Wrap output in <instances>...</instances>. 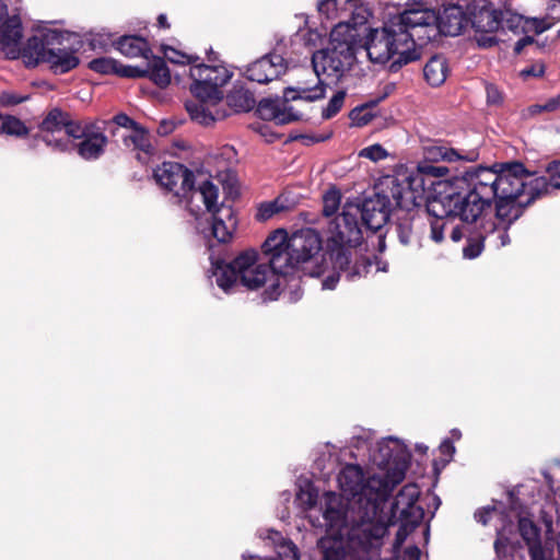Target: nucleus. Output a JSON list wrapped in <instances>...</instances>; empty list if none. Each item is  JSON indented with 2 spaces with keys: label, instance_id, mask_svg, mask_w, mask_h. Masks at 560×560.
I'll use <instances>...</instances> for the list:
<instances>
[{
  "label": "nucleus",
  "instance_id": "f257e3e1",
  "mask_svg": "<svg viewBox=\"0 0 560 560\" xmlns=\"http://www.w3.org/2000/svg\"><path fill=\"white\" fill-rule=\"evenodd\" d=\"M453 185L462 189L465 197H456L451 206L455 209L456 205H464L462 213L466 223L476 222L495 201L499 223L509 225L547 187L545 179L534 178L521 163L504 164L499 171L493 167H470L454 177Z\"/></svg>",
  "mask_w": 560,
  "mask_h": 560
},
{
  "label": "nucleus",
  "instance_id": "f03ea898",
  "mask_svg": "<svg viewBox=\"0 0 560 560\" xmlns=\"http://www.w3.org/2000/svg\"><path fill=\"white\" fill-rule=\"evenodd\" d=\"M322 240L313 229H303L289 236L283 229L270 233L261 245L264 259L275 273L283 278L301 269L305 275L318 277Z\"/></svg>",
  "mask_w": 560,
  "mask_h": 560
},
{
  "label": "nucleus",
  "instance_id": "7ed1b4c3",
  "mask_svg": "<svg viewBox=\"0 0 560 560\" xmlns=\"http://www.w3.org/2000/svg\"><path fill=\"white\" fill-rule=\"evenodd\" d=\"M188 73L192 80L190 91L196 97L195 101L185 104L191 119L209 126L225 118L228 113L223 108L221 86L230 79L226 68L199 63L190 67Z\"/></svg>",
  "mask_w": 560,
  "mask_h": 560
},
{
  "label": "nucleus",
  "instance_id": "20e7f679",
  "mask_svg": "<svg viewBox=\"0 0 560 560\" xmlns=\"http://www.w3.org/2000/svg\"><path fill=\"white\" fill-rule=\"evenodd\" d=\"M153 176L156 183L172 195L174 203L185 202L194 215L200 210L195 200L202 201L207 210H212L219 197L218 187L210 180H205L195 188L194 172L178 162H163L154 170Z\"/></svg>",
  "mask_w": 560,
  "mask_h": 560
},
{
  "label": "nucleus",
  "instance_id": "39448f33",
  "mask_svg": "<svg viewBox=\"0 0 560 560\" xmlns=\"http://www.w3.org/2000/svg\"><path fill=\"white\" fill-rule=\"evenodd\" d=\"M365 50L370 60L374 63H386L397 57L393 66H401L420 58V54L413 48L412 35L408 32H401L399 26L392 21L382 28L370 30L366 36Z\"/></svg>",
  "mask_w": 560,
  "mask_h": 560
},
{
  "label": "nucleus",
  "instance_id": "423d86ee",
  "mask_svg": "<svg viewBox=\"0 0 560 560\" xmlns=\"http://www.w3.org/2000/svg\"><path fill=\"white\" fill-rule=\"evenodd\" d=\"M331 47L318 50L313 55L312 65L315 72V83L325 74L334 82L339 81L350 70L354 59V34L347 24L337 25L330 34Z\"/></svg>",
  "mask_w": 560,
  "mask_h": 560
},
{
  "label": "nucleus",
  "instance_id": "0eeeda50",
  "mask_svg": "<svg viewBox=\"0 0 560 560\" xmlns=\"http://www.w3.org/2000/svg\"><path fill=\"white\" fill-rule=\"evenodd\" d=\"M70 35L49 31L43 37L33 36L24 46V58L30 63H48L55 73H66L79 65L78 48L69 43Z\"/></svg>",
  "mask_w": 560,
  "mask_h": 560
},
{
  "label": "nucleus",
  "instance_id": "6e6552de",
  "mask_svg": "<svg viewBox=\"0 0 560 560\" xmlns=\"http://www.w3.org/2000/svg\"><path fill=\"white\" fill-rule=\"evenodd\" d=\"M277 276L266 264H257V253L246 250L234 258L230 264L217 261L213 264V276L217 284L229 293L240 280L247 289L255 290L260 288L267 280L268 273ZM278 277H280L278 275Z\"/></svg>",
  "mask_w": 560,
  "mask_h": 560
},
{
  "label": "nucleus",
  "instance_id": "1a4fd4ad",
  "mask_svg": "<svg viewBox=\"0 0 560 560\" xmlns=\"http://www.w3.org/2000/svg\"><path fill=\"white\" fill-rule=\"evenodd\" d=\"M325 93L326 86L319 81L314 84L300 82L296 86H290L284 90L283 101L281 103L262 100L259 103L258 109L262 117L275 119L278 124L284 125L301 118V114L295 112L293 107L289 105V102L298 100L315 102L323 98Z\"/></svg>",
  "mask_w": 560,
  "mask_h": 560
},
{
  "label": "nucleus",
  "instance_id": "9d476101",
  "mask_svg": "<svg viewBox=\"0 0 560 560\" xmlns=\"http://www.w3.org/2000/svg\"><path fill=\"white\" fill-rule=\"evenodd\" d=\"M450 186L448 190L445 189L444 191H440L438 195L430 198L427 203L428 213L434 218L430 223V237L438 244L444 240V230L456 218H458L460 222H466L462 213L464 205H456L455 209L451 206L453 203L451 200L455 201L456 197H465L464 191L462 189H456L453 182Z\"/></svg>",
  "mask_w": 560,
  "mask_h": 560
},
{
  "label": "nucleus",
  "instance_id": "9b49d317",
  "mask_svg": "<svg viewBox=\"0 0 560 560\" xmlns=\"http://www.w3.org/2000/svg\"><path fill=\"white\" fill-rule=\"evenodd\" d=\"M359 205L345 203L341 214L335 217L327 228L330 254L339 249L355 247L362 242V231L358 223Z\"/></svg>",
  "mask_w": 560,
  "mask_h": 560
},
{
  "label": "nucleus",
  "instance_id": "f8f14e48",
  "mask_svg": "<svg viewBox=\"0 0 560 560\" xmlns=\"http://www.w3.org/2000/svg\"><path fill=\"white\" fill-rule=\"evenodd\" d=\"M398 25L401 32H408L412 35L413 47L416 40L424 43L436 36V13L433 10L420 8H409L392 20Z\"/></svg>",
  "mask_w": 560,
  "mask_h": 560
},
{
  "label": "nucleus",
  "instance_id": "ddd939ff",
  "mask_svg": "<svg viewBox=\"0 0 560 560\" xmlns=\"http://www.w3.org/2000/svg\"><path fill=\"white\" fill-rule=\"evenodd\" d=\"M424 158L427 162L419 164L418 170L421 174L442 178L448 173V168L442 165L430 164L429 162H475L479 158V152L472 150H455L442 143H432L424 148Z\"/></svg>",
  "mask_w": 560,
  "mask_h": 560
},
{
  "label": "nucleus",
  "instance_id": "4468645a",
  "mask_svg": "<svg viewBox=\"0 0 560 560\" xmlns=\"http://www.w3.org/2000/svg\"><path fill=\"white\" fill-rule=\"evenodd\" d=\"M419 495L420 489L413 482L405 485L399 490L394 499L390 510H384V514L389 518L386 524V532L390 525L395 524L396 520L404 521L412 525H418L422 521L424 511L421 506L417 505ZM385 508L386 505L384 509Z\"/></svg>",
  "mask_w": 560,
  "mask_h": 560
},
{
  "label": "nucleus",
  "instance_id": "2eb2a0df",
  "mask_svg": "<svg viewBox=\"0 0 560 560\" xmlns=\"http://www.w3.org/2000/svg\"><path fill=\"white\" fill-rule=\"evenodd\" d=\"M390 196L394 199L395 208L402 211V215L397 217L396 233L402 245H409L415 240L416 220L410 210L415 207V192L409 187L395 184L390 188Z\"/></svg>",
  "mask_w": 560,
  "mask_h": 560
},
{
  "label": "nucleus",
  "instance_id": "dca6fc26",
  "mask_svg": "<svg viewBox=\"0 0 560 560\" xmlns=\"http://www.w3.org/2000/svg\"><path fill=\"white\" fill-rule=\"evenodd\" d=\"M443 10L436 14V34L457 36L469 24L470 0H442Z\"/></svg>",
  "mask_w": 560,
  "mask_h": 560
},
{
  "label": "nucleus",
  "instance_id": "f3484780",
  "mask_svg": "<svg viewBox=\"0 0 560 560\" xmlns=\"http://www.w3.org/2000/svg\"><path fill=\"white\" fill-rule=\"evenodd\" d=\"M288 69L284 58L276 52L267 54L248 65L244 77L249 81L266 84L284 74Z\"/></svg>",
  "mask_w": 560,
  "mask_h": 560
},
{
  "label": "nucleus",
  "instance_id": "a211bd4d",
  "mask_svg": "<svg viewBox=\"0 0 560 560\" xmlns=\"http://www.w3.org/2000/svg\"><path fill=\"white\" fill-rule=\"evenodd\" d=\"M393 207L395 208L394 200L390 201L388 196L375 194L359 205V214L365 228L376 232L387 223Z\"/></svg>",
  "mask_w": 560,
  "mask_h": 560
},
{
  "label": "nucleus",
  "instance_id": "6ab92c4d",
  "mask_svg": "<svg viewBox=\"0 0 560 560\" xmlns=\"http://www.w3.org/2000/svg\"><path fill=\"white\" fill-rule=\"evenodd\" d=\"M469 24L477 33H494L503 27V11L491 8L488 0H470Z\"/></svg>",
  "mask_w": 560,
  "mask_h": 560
},
{
  "label": "nucleus",
  "instance_id": "aec40b11",
  "mask_svg": "<svg viewBox=\"0 0 560 560\" xmlns=\"http://www.w3.org/2000/svg\"><path fill=\"white\" fill-rule=\"evenodd\" d=\"M67 115V113L55 108L40 124L42 139L52 150L61 152L68 150V141L60 137L66 126Z\"/></svg>",
  "mask_w": 560,
  "mask_h": 560
},
{
  "label": "nucleus",
  "instance_id": "412c9836",
  "mask_svg": "<svg viewBox=\"0 0 560 560\" xmlns=\"http://www.w3.org/2000/svg\"><path fill=\"white\" fill-rule=\"evenodd\" d=\"M22 23L20 18H7L0 26L1 50L10 59H16L21 55L24 57V47H22Z\"/></svg>",
  "mask_w": 560,
  "mask_h": 560
},
{
  "label": "nucleus",
  "instance_id": "4be33fe9",
  "mask_svg": "<svg viewBox=\"0 0 560 560\" xmlns=\"http://www.w3.org/2000/svg\"><path fill=\"white\" fill-rule=\"evenodd\" d=\"M330 260L334 268L341 271L349 281L365 276L372 267V264L363 257L357 258L352 264L350 249L341 248L330 254Z\"/></svg>",
  "mask_w": 560,
  "mask_h": 560
},
{
  "label": "nucleus",
  "instance_id": "5701e85b",
  "mask_svg": "<svg viewBox=\"0 0 560 560\" xmlns=\"http://www.w3.org/2000/svg\"><path fill=\"white\" fill-rule=\"evenodd\" d=\"M215 201H218V198ZM207 211L212 213L211 232L213 237L220 243L229 242L237 225L233 209L223 206L218 207V203L214 202L213 209Z\"/></svg>",
  "mask_w": 560,
  "mask_h": 560
},
{
  "label": "nucleus",
  "instance_id": "b1692460",
  "mask_svg": "<svg viewBox=\"0 0 560 560\" xmlns=\"http://www.w3.org/2000/svg\"><path fill=\"white\" fill-rule=\"evenodd\" d=\"M518 530L528 547L530 560H549L546 558L540 542L539 529L530 520L521 517L518 520Z\"/></svg>",
  "mask_w": 560,
  "mask_h": 560
},
{
  "label": "nucleus",
  "instance_id": "393cba45",
  "mask_svg": "<svg viewBox=\"0 0 560 560\" xmlns=\"http://www.w3.org/2000/svg\"><path fill=\"white\" fill-rule=\"evenodd\" d=\"M107 144V137L93 127L78 144V153L84 160H95L100 158Z\"/></svg>",
  "mask_w": 560,
  "mask_h": 560
},
{
  "label": "nucleus",
  "instance_id": "a878e982",
  "mask_svg": "<svg viewBox=\"0 0 560 560\" xmlns=\"http://www.w3.org/2000/svg\"><path fill=\"white\" fill-rule=\"evenodd\" d=\"M115 45L122 55L129 58L144 57L148 59L151 54L147 40L135 35L122 36Z\"/></svg>",
  "mask_w": 560,
  "mask_h": 560
},
{
  "label": "nucleus",
  "instance_id": "bb28decb",
  "mask_svg": "<svg viewBox=\"0 0 560 560\" xmlns=\"http://www.w3.org/2000/svg\"><path fill=\"white\" fill-rule=\"evenodd\" d=\"M122 141L126 148L139 151L145 155L153 153V145L151 138L145 128L138 125L131 131L122 136Z\"/></svg>",
  "mask_w": 560,
  "mask_h": 560
},
{
  "label": "nucleus",
  "instance_id": "cd10ccee",
  "mask_svg": "<svg viewBox=\"0 0 560 560\" xmlns=\"http://www.w3.org/2000/svg\"><path fill=\"white\" fill-rule=\"evenodd\" d=\"M448 66L443 56L435 55L430 58L423 68L425 80L432 86H439L446 80Z\"/></svg>",
  "mask_w": 560,
  "mask_h": 560
},
{
  "label": "nucleus",
  "instance_id": "c85d7f7f",
  "mask_svg": "<svg viewBox=\"0 0 560 560\" xmlns=\"http://www.w3.org/2000/svg\"><path fill=\"white\" fill-rule=\"evenodd\" d=\"M508 228L509 224L487 223L483 225L485 235H482V240L487 241L489 245L495 248L503 247L510 244Z\"/></svg>",
  "mask_w": 560,
  "mask_h": 560
},
{
  "label": "nucleus",
  "instance_id": "c756f323",
  "mask_svg": "<svg viewBox=\"0 0 560 560\" xmlns=\"http://www.w3.org/2000/svg\"><path fill=\"white\" fill-rule=\"evenodd\" d=\"M148 75L158 86L166 88L171 83V72L161 57H153L148 66Z\"/></svg>",
  "mask_w": 560,
  "mask_h": 560
},
{
  "label": "nucleus",
  "instance_id": "7c9ffc66",
  "mask_svg": "<svg viewBox=\"0 0 560 560\" xmlns=\"http://www.w3.org/2000/svg\"><path fill=\"white\" fill-rule=\"evenodd\" d=\"M228 104L235 112H249L254 108L256 101L249 91L235 89L228 95Z\"/></svg>",
  "mask_w": 560,
  "mask_h": 560
},
{
  "label": "nucleus",
  "instance_id": "2f4dec72",
  "mask_svg": "<svg viewBox=\"0 0 560 560\" xmlns=\"http://www.w3.org/2000/svg\"><path fill=\"white\" fill-rule=\"evenodd\" d=\"M0 133L9 136L23 137L28 133L27 127L19 118L14 116H1Z\"/></svg>",
  "mask_w": 560,
  "mask_h": 560
},
{
  "label": "nucleus",
  "instance_id": "473e14b6",
  "mask_svg": "<svg viewBox=\"0 0 560 560\" xmlns=\"http://www.w3.org/2000/svg\"><path fill=\"white\" fill-rule=\"evenodd\" d=\"M94 126H82L78 121H73L69 118V115H67L66 119V126L62 131V137L65 140L68 141V150L70 149V145L72 144L70 141V138L73 139H83V137L93 128Z\"/></svg>",
  "mask_w": 560,
  "mask_h": 560
},
{
  "label": "nucleus",
  "instance_id": "72a5a7b5",
  "mask_svg": "<svg viewBox=\"0 0 560 560\" xmlns=\"http://www.w3.org/2000/svg\"><path fill=\"white\" fill-rule=\"evenodd\" d=\"M547 176H535L534 178H542L547 183L546 189L541 195L549 192V189H560V161H553L546 167Z\"/></svg>",
  "mask_w": 560,
  "mask_h": 560
},
{
  "label": "nucleus",
  "instance_id": "f704fd0d",
  "mask_svg": "<svg viewBox=\"0 0 560 560\" xmlns=\"http://www.w3.org/2000/svg\"><path fill=\"white\" fill-rule=\"evenodd\" d=\"M341 201L340 191L336 188L327 190L323 196V214L330 218L336 214Z\"/></svg>",
  "mask_w": 560,
  "mask_h": 560
},
{
  "label": "nucleus",
  "instance_id": "c9c22d12",
  "mask_svg": "<svg viewBox=\"0 0 560 560\" xmlns=\"http://www.w3.org/2000/svg\"><path fill=\"white\" fill-rule=\"evenodd\" d=\"M120 63L112 58H96L90 61L89 68L102 74L116 73L118 74Z\"/></svg>",
  "mask_w": 560,
  "mask_h": 560
},
{
  "label": "nucleus",
  "instance_id": "e433bc0d",
  "mask_svg": "<svg viewBox=\"0 0 560 560\" xmlns=\"http://www.w3.org/2000/svg\"><path fill=\"white\" fill-rule=\"evenodd\" d=\"M269 539H271L273 542L278 544L277 553L279 557V560L282 559L284 556H289L291 551H299L298 547L290 540H285L282 535L278 532H270V535L268 536Z\"/></svg>",
  "mask_w": 560,
  "mask_h": 560
},
{
  "label": "nucleus",
  "instance_id": "4c0bfd02",
  "mask_svg": "<svg viewBox=\"0 0 560 560\" xmlns=\"http://www.w3.org/2000/svg\"><path fill=\"white\" fill-rule=\"evenodd\" d=\"M346 97L345 91H338L323 109L322 116L326 119L334 117L342 107Z\"/></svg>",
  "mask_w": 560,
  "mask_h": 560
},
{
  "label": "nucleus",
  "instance_id": "58836bf2",
  "mask_svg": "<svg viewBox=\"0 0 560 560\" xmlns=\"http://www.w3.org/2000/svg\"><path fill=\"white\" fill-rule=\"evenodd\" d=\"M359 156L377 162L385 159L387 156V152L381 144H373L362 149Z\"/></svg>",
  "mask_w": 560,
  "mask_h": 560
},
{
  "label": "nucleus",
  "instance_id": "ea45409f",
  "mask_svg": "<svg viewBox=\"0 0 560 560\" xmlns=\"http://www.w3.org/2000/svg\"><path fill=\"white\" fill-rule=\"evenodd\" d=\"M296 500L304 506V509H311L317 502V492L310 487L301 489L296 495Z\"/></svg>",
  "mask_w": 560,
  "mask_h": 560
},
{
  "label": "nucleus",
  "instance_id": "a19ab883",
  "mask_svg": "<svg viewBox=\"0 0 560 560\" xmlns=\"http://www.w3.org/2000/svg\"><path fill=\"white\" fill-rule=\"evenodd\" d=\"M482 235H485V232L480 234L479 240H472V238L468 240L467 246L464 247V256L466 258L472 259L480 255V253L482 252L483 242H485V240H482Z\"/></svg>",
  "mask_w": 560,
  "mask_h": 560
},
{
  "label": "nucleus",
  "instance_id": "79ce46f5",
  "mask_svg": "<svg viewBox=\"0 0 560 560\" xmlns=\"http://www.w3.org/2000/svg\"><path fill=\"white\" fill-rule=\"evenodd\" d=\"M560 109V93L550 97L544 104H536L530 107V112L536 114L540 112H556Z\"/></svg>",
  "mask_w": 560,
  "mask_h": 560
},
{
  "label": "nucleus",
  "instance_id": "37998d69",
  "mask_svg": "<svg viewBox=\"0 0 560 560\" xmlns=\"http://www.w3.org/2000/svg\"><path fill=\"white\" fill-rule=\"evenodd\" d=\"M350 118L355 122V125L364 126L372 120L373 115L368 110V108L361 107L354 108L350 113Z\"/></svg>",
  "mask_w": 560,
  "mask_h": 560
},
{
  "label": "nucleus",
  "instance_id": "c03bdc74",
  "mask_svg": "<svg viewBox=\"0 0 560 560\" xmlns=\"http://www.w3.org/2000/svg\"><path fill=\"white\" fill-rule=\"evenodd\" d=\"M552 24L553 23L549 22L548 19L533 18L526 20V25L528 26V28L535 31V33L537 34H540L549 30L552 26Z\"/></svg>",
  "mask_w": 560,
  "mask_h": 560
},
{
  "label": "nucleus",
  "instance_id": "a18cd8bd",
  "mask_svg": "<svg viewBox=\"0 0 560 560\" xmlns=\"http://www.w3.org/2000/svg\"><path fill=\"white\" fill-rule=\"evenodd\" d=\"M27 98V96H21L14 92L4 91L0 94V104L2 106H14L26 101Z\"/></svg>",
  "mask_w": 560,
  "mask_h": 560
},
{
  "label": "nucleus",
  "instance_id": "49530a36",
  "mask_svg": "<svg viewBox=\"0 0 560 560\" xmlns=\"http://www.w3.org/2000/svg\"><path fill=\"white\" fill-rule=\"evenodd\" d=\"M149 73L148 69H140L137 67H129L120 65L118 75L125 78H144Z\"/></svg>",
  "mask_w": 560,
  "mask_h": 560
},
{
  "label": "nucleus",
  "instance_id": "de8ad7c7",
  "mask_svg": "<svg viewBox=\"0 0 560 560\" xmlns=\"http://www.w3.org/2000/svg\"><path fill=\"white\" fill-rule=\"evenodd\" d=\"M544 73H545V65L540 61H537V62H534L533 65L524 68L520 74L523 78H529V77L539 78V77L544 75Z\"/></svg>",
  "mask_w": 560,
  "mask_h": 560
},
{
  "label": "nucleus",
  "instance_id": "09e8293b",
  "mask_svg": "<svg viewBox=\"0 0 560 560\" xmlns=\"http://www.w3.org/2000/svg\"><path fill=\"white\" fill-rule=\"evenodd\" d=\"M112 122H114L118 127H122L129 131H131L133 128H136L139 124L131 119L126 114H117L114 116Z\"/></svg>",
  "mask_w": 560,
  "mask_h": 560
},
{
  "label": "nucleus",
  "instance_id": "8fccbe9b",
  "mask_svg": "<svg viewBox=\"0 0 560 560\" xmlns=\"http://www.w3.org/2000/svg\"><path fill=\"white\" fill-rule=\"evenodd\" d=\"M523 15L514 14L509 10L503 11V27L506 26L509 30H514L521 25Z\"/></svg>",
  "mask_w": 560,
  "mask_h": 560
},
{
  "label": "nucleus",
  "instance_id": "3c124183",
  "mask_svg": "<svg viewBox=\"0 0 560 560\" xmlns=\"http://www.w3.org/2000/svg\"><path fill=\"white\" fill-rule=\"evenodd\" d=\"M317 9L319 13L330 19L337 11V0H320Z\"/></svg>",
  "mask_w": 560,
  "mask_h": 560
},
{
  "label": "nucleus",
  "instance_id": "603ef678",
  "mask_svg": "<svg viewBox=\"0 0 560 560\" xmlns=\"http://www.w3.org/2000/svg\"><path fill=\"white\" fill-rule=\"evenodd\" d=\"M278 211H279V208L276 202L264 203L259 207L257 217L259 220L265 221V220L270 219Z\"/></svg>",
  "mask_w": 560,
  "mask_h": 560
},
{
  "label": "nucleus",
  "instance_id": "864d4df0",
  "mask_svg": "<svg viewBox=\"0 0 560 560\" xmlns=\"http://www.w3.org/2000/svg\"><path fill=\"white\" fill-rule=\"evenodd\" d=\"M164 55L165 57L171 61V62H174V63H190L191 62V58L184 55V54H180L178 51H176L175 49H172V48H168V49H165L164 50Z\"/></svg>",
  "mask_w": 560,
  "mask_h": 560
},
{
  "label": "nucleus",
  "instance_id": "5fc2aeb1",
  "mask_svg": "<svg viewBox=\"0 0 560 560\" xmlns=\"http://www.w3.org/2000/svg\"><path fill=\"white\" fill-rule=\"evenodd\" d=\"M401 522V525L400 527L398 528L397 533H396V538H395V542H394V548L395 549H398L402 542L405 541L407 535H408V527H415L416 525H412V524H409V523H406L404 521H400Z\"/></svg>",
  "mask_w": 560,
  "mask_h": 560
},
{
  "label": "nucleus",
  "instance_id": "6e6d98bb",
  "mask_svg": "<svg viewBox=\"0 0 560 560\" xmlns=\"http://www.w3.org/2000/svg\"><path fill=\"white\" fill-rule=\"evenodd\" d=\"M494 508H482L475 512V520L482 525H487L490 520V514L494 512Z\"/></svg>",
  "mask_w": 560,
  "mask_h": 560
},
{
  "label": "nucleus",
  "instance_id": "4d7b16f0",
  "mask_svg": "<svg viewBox=\"0 0 560 560\" xmlns=\"http://www.w3.org/2000/svg\"><path fill=\"white\" fill-rule=\"evenodd\" d=\"M467 233V228L465 225L456 224L452 226L451 231V240L455 243L462 241Z\"/></svg>",
  "mask_w": 560,
  "mask_h": 560
},
{
  "label": "nucleus",
  "instance_id": "13d9d810",
  "mask_svg": "<svg viewBox=\"0 0 560 560\" xmlns=\"http://www.w3.org/2000/svg\"><path fill=\"white\" fill-rule=\"evenodd\" d=\"M402 560H420V549L417 546L406 548Z\"/></svg>",
  "mask_w": 560,
  "mask_h": 560
},
{
  "label": "nucleus",
  "instance_id": "bf43d9fd",
  "mask_svg": "<svg viewBox=\"0 0 560 560\" xmlns=\"http://www.w3.org/2000/svg\"><path fill=\"white\" fill-rule=\"evenodd\" d=\"M339 277H340L339 273H332V275L326 277L323 280V288L327 289V290L335 289L337 282L339 281Z\"/></svg>",
  "mask_w": 560,
  "mask_h": 560
},
{
  "label": "nucleus",
  "instance_id": "052dcab7",
  "mask_svg": "<svg viewBox=\"0 0 560 560\" xmlns=\"http://www.w3.org/2000/svg\"><path fill=\"white\" fill-rule=\"evenodd\" d=\"M488 101L491 103H498L500 101L499 92L493 86L487 88Z\"/></svg>",
  "mask_w": 560,
  "mask_h": 560
},
{
  "label": "nucleus",
  "instance_id": "680f3d73",
  "mask_svg": "<svg viewBox=\"0 0 560 560\" xmlns=\"http://www.w3.org/2000/svg\"><path fill=\"white\" fill-rule=\"evenodd\" d=\"M280 284L281 283L279 278L277 279L276 283L271 284V292L268 293L270 299H276V296L279 294L278 288L280 287Z\"/></svg>",
  "mask_w": 560,
  "mask_h": 560
},
{
  "label": "nucleus",
  "instance_id": "e2e57ef3",
  "mask_svg": "<svg viewBox=\"0 0 560 560\" xmlns=\"http://www.w3.org/2000/svg\"><path fill=\"white\" fill-rule=\"evenodd\" d=\"M483 46H492L497 43L494 37L487 36L478 39Z\"/></svg>",
  "mask_w": 560,
  "mask_h": 560
},
{
  "label": "nucleus",
  "instance_id": "0e129e2a",
  "mask_svg": "<svg viewBox=\"0 0 560 560\" xmlns=\"http://www.w3.org/2000/svg\"><path fill=\"white\" fill-rule=\"evenodd\" d=\"M158 24L160 27L168 28L170 24L167 23V19L165 14H160L158 18Z\"/></svg>",
  "mask_w": 560,
  "mask_h": 560
},
{
  "label": "nucleus",
  "instance_id": "69168bd1",
  "mask_svg": "<svg viewBox=\"0 0 560 560\" xmlns=\"http://www.w3.org/2000/svg\"><path fill=\"white\" fill-rule=\"evenodd\" d=\"M280 560H300L299 551H291L289 556L287 555Z\"/></svg>",
  "mask_w": 560,
  "mask_h": 560
},
{
  "label": "nucleus",
  "instance_id": "338daca9",
  "mask_svg": "<svg viewBox=\"0 0 560 560\" xmlns=\"http://www.w3.org/2000/svg\"><path fill=\"white\" fill-rule=\"evenodd\" d=\"M504 546L503 544V540L501 537H498L497 540L494 541V549L497 551L498 555L501 553V548Z\"/></svg>",
  "mask_w": 560,
  "mask_h": 560
},
{
  "label": "nucleus",
  "instance_id": "774afa93",
  "mask_svg": "<svg viewBox=\"0 0 560 560\" xmlns=\"http://www.w3.org/2000/svg\"><path fill=\"white\" fill-rule=\"evenodd\" d=\"M441 448L443 450V452L448 451V450L454 452V446L451 444L450 441L443 442L441 445Z\"/></svg>",
  "mask_w": 560,
  "mask_h": 560
}]
</instances>
